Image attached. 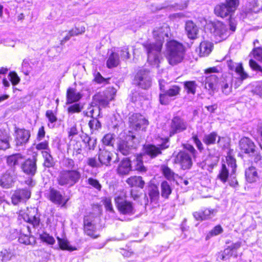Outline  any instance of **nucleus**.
Here are the masks:
<instances>
[{
	"instance_id": "774afa93",
	"label": "nucleus",
	"mask_w": 262,
	"mask_h": 262,
	"mask_svg": "<svg viewBox=\"0 0 262 262\" xmlns=\"http://www.w3.org/2000/svg\"><path fill=\"white\" fill-rule=\"evenodd\" d=\"M256 140L258 142L260 146L262 148L261 143H262V127L259 128L257 132V134L256 135Z\"/></svg>"
},
{
	"instance_id": "f257e3e1",
	"label": "nucleus",
	"mask_w": 262,
	"mask_h": 262,
	"mask_svg": "<svg viewBox=\"0 0 262 262\" xmlns=\"http://www.w3.org/2000/svg\"><path fill=\"white\" fill-rule=\"evenodd\" d=\"M170 28L167 25L156 27L152 31L156 43H147L143 45L147 53V61L152 66L159 67L162 59L161 51L165 37H168Z\"/></svg>"
},
{
	"instance_id": "7c9ffc66",
	"label": "nucleus",
	"mask_w": 262,
	"mask_h": 262,
	"mask_svg": "<svg viewBox=\"0 0 262 262\" xmlns=\"http://www.w3.org/2000/svg\"><path fill=\"white\" fill-rule=\"evenodd\" d=\"M100 108L98 105H95L93 101L85 112V116L92 118H97L100 114Z\"/></svg>"
},
{
	"instance_id": "680f3d73",
	"label": "nucleus",
	"mask_w": 262,
	"mask_h": 262,
	"mask_svg": "<svg viewBox=\"0 0 262 262\" xmlns=\"http://www.w3.org/2000/svg\"><path fill=\"white\" fill-rule=\"evenodd\" d=\"M249 65L253 70L259 71L262 73V68L255 61L250 59L249 61Z\"/></svg>"
},
{
	"instance_id": "7ed1b4c3",
	"label": "nucleus",
	"mask_w": 262,
	"mask_h": 262,
	"mask_svg": "<svg viewBox=\"0 0 262 262\" xmlns=\"http://www.w3.org/2000/svg\"><path fill=\"white\" fill-rule=\"evenodd\" d=\"M196 151L190 144L184 146V150L179 152L175 158V162L180 164L183 169H190L192 165V157H195Z\"/></svg>"
},
{
	"instance_id": "5fc2aeb1",
	"label": "nucleus",
	"mask_w": 262,
	"mask_h": 262,
	"mask_svg": "<svg viewBox=\"0 0 262 262\" xmlns=\"http://www.w3.org/2000/svg\"><path fill=\"white\" fill-rule=\"evenodd\" d=\"M35 148L38 150H45L44 151H51L49 147L48 141H45L37 144L35 146Z\"/></svg>"
},
{
	"instance_id": "bf43d9fd",
	"label": "nucleus",
	"mask_w": 262,
	"mask_h": 262,
	"mask_svg": "<svg viewBox=\"0 0 262 262\" xmlns=\"http://www.w3.org/2000/svg\"><path fill=\"white\" fill-rule=\"evenodd\" d=\"M9 76L13 85H15L19 82L20 78L16 73L11 72L9 73Z\"/></svg>"
},
{
	"instance_id": "473e14b6",
	"label": "nucleus",
	"mask_w": 262,
	"mask_h": 262,
	"mask_svg": "<svg viewBox=\"0 0 262 262\" xmlns=\"http://www.w3.org/2000/svg\"><path fill=\"white\" fill-rule=\"evenodd\" d=\"M49 199L51 201L56 204H61L62 203L63 197L59 191L51 188L50 189Z\"/></svg>"
},
{
	"instance_id": "f704fd0d",
	"label": "nucleus",
	"mask_w": 262,
	"mask_h": 262,
	"mask_svg": "<svg viewBox=\"0 0 262 262\" xmlns=\"http://www.w3.org/2000/svg\"><path fill=\"white\" fill-rule=\"evenodd\" d=\"M213 44L208 41H204L200 45V54L202 56L208 55L212 51Z\"/></svg>"
},
{
	"instance_id": "37998d69",
	"label": "nucleus",
	"mask_w": 262,
	"mask_h": 262,
	"mask_svg": "<svg viewBox=\"0 0 262 262\" xmlns=\"http://www.w3.org/2000/svg\"><path fill=\"white\" fill-rule=\"evenodd\" d=\"M171 193V188L167 181H163L161 184V195L167 199Z\"/></svg>"
},
{
	"instance_id": "e433bc0d",
	"label": "nucleus",
	"mask_w": 262,
	"mask_h": 262,
	"mask_svg": "<svg viewBox=\"0 0 262 262\" xmlns=\"http://www.w3.org/2000/svg\"><path fill=\"white\" fill-rule=\"evenodd\" d=\"M162 173L168 180H176L180 178L178 174L175 173L170 168L166 166H162Z\"/></svg>"
},
{
	"instance_id": "0e129e2a",
	"label": "nucleus",
	"mask_w": 262,
	"mask_h": 262,
	"mask_svg": "<svg viewBox=\"0 0 262 262\" xmlns=\"http://www.w3.org/2000/svg\"><path fill=\"white\" fill-rule=\"evenodd\" d=\"M45 133H45L44 127L43 126H42L38 129V133H37V140L38 141H40V140H42V139L45 136Z\"/></svg>"
},
{
	"instance_id": "49530a36",
	"label": "nucleus",
	"mask_w": 262,
	"mask_h": 262,
	"mask_svg": "<svg viewBox=\"0 0 262 262\" xmlns=\"http://www.w3.org/2000/svg\"><path fill=\"white\" fill-rule=\"evenodd\" d=\"M40 238L42 242L49 245H52L55 243V240L54 237L45 232L40 234Z\"/></svg>"
},
{
	"instance_id": "c756f323",
	"label": "nucleus",
	"mask_w": 262,
	"mask_h": 262,
	"mask_svg": "<svg viewBox=\"0 0 262 262\" xmlns=\"http://www.w3.org/2000/svg\"><path fill=\"white\" fill-rule=\"evenodd\" d=\"M217 138V143H219L221 140V137L218 136L216 132H213L210 134H206L204 136L203 141L207 145L214 144L216 143Z\"/></svg>"
},
{
	"instance_id": "f8f14e48",
	"label": "nucleus",
	"mask_w": 262,
	"mask_h": 262,
	"mask_svg": "<svg viewBox=\"0 0 262 262\" xmlns=\"http://www.w3.org/2000/svg\"><path fill=\"white\" fill-rule=\"evenodd\" d=\"M135 139V136L131 133H129L127 135L125 140H121L119 141L118 144V149L119 151L124 155H128L132 148L134 146V140Z\"/></svg>"
},
{
	"instance_id": "dca6fc26",
	"label": "nucleus",
	"mask_w": 262,
	"mask_h": 262,
	"mask_svg": "<svg viewBox=\"0 0 262 262\" xmlns=\"http://www.w3.org/2000/svg\"><path fill=\"white\" fill-rule=\"evenodd\" d=\"M31 196V192L28 189H19L15 191L11 200L13 204L16 205L21 202H25Z\"/></svg>"
},
{
	"instance_id": "6e6552de",
	"label": "nucleus",
	"mask_w": 262,
	"mask_h": 262,
	"mask_svg": "<svg viewBox=\"0 0 262 262\" xmlns=\"http://www.w3.org/2000/svg\"><path fill=\"white\" fill-rule=\"evenodd\" d=\"M115 204L119 211L123 214H133L135 210L132 202L125 200L124 194H121L115 198Z\"/></svg>"
},
{
	"instance_id": "2f4dec72",
	"label": "nucleus",
	"mask_w": 262,
	"mask_h": 262,
	"mask_svg": "<svg viewBox=\"0 0 262 262\" xmlns=\"http://www.w3.org/2000/svg\"><path fill=\"white\" fill-rule=\"evenodd\" d=\"M60 174L61 178L65 180H78L80 178V174L77 170H63Z\"/></svg>"
},
{
	"instance_id": "c9c22d12",
	"label": "nucleus",
	"mask_w": 262,
	"mask_h": 262,
	"mask_svg": "<svg viewBox=\"0 0 262 262\" xmlns=\"http://www.w3.org/2000/svg\"><path fill=\"white\" fill-rule=\"evenodd\" d=\"M120 63V59L118 53L113 52L109 56L106 61V66L111 69L116 67Z\"/></svg>"
},
{
	"instance_id": "c03bdc74",
	"label": "nucleus",
	"mask_w": 262,
	"mask_h": 262,
	"mask_svg": "<svg viewBox=\"0 0 262 262\" xmlns=\"http://www.w3.org/2000/svg\"><path fill=\"white\" fill-rule=\"evenodd\" d=\"M46 116L48 119L50 124H48V126L50 128H53L54 127V123L57 121V117L53 113L52 110H48L46 113Z\"/></svg>"
},
{
	"instance_id": "603ef678",
	"label": "nucleus",
	"mask_w": 262,
	"mask_h": 262,
	"mask_svg": "<svg viewBox=\"0 0 262 262\" xmlns=\"http://www.w3.org/2000/svg\"><path fill=\"white\" fill-rule=\"evenodd\" d=\"M114 140V138L113 137V135L111 134H107L105 135L102 140L103 143L108 146L113 145Z\"/></svg>"
},
{
	"instance_id": "9d476101",
	"label": "nucleus",
	"mask_w": 262,
	"mask_h": 262,
	"mask_svg": "<svg viewBox=\"0 0 262 262\" xmlns=\"http://www.w3.org/2000/svg\"><path fill=\"white\" fill-rule=\"evenodd\" d=\"M135 83L143 89H147L151 85L149 71L145 69L138 72L135 78Z\"/></svg>"
},
{
	"instance_id": "4be33fe9",
	"label": "nucleus",
	"mask_w": 262,
	"mask_h": 262,
	"mask_svg": "<svg viewBox=\"0 0 262 262\" xmlns=\"http://www.w3.org/2000/svg\"><path fill=\"white\" fill-rule=\"evenodd\" d=\"M83 95L78 92L75 88H69L67 91V104H71L79 101L82 97Z\"/></svg>"
},
{
	"instance_id": "a878e982",
	"label": "nucleus",
	"mask_w": 262,
	"mask_h": 262,
	"mask_svg": "<svg viewBox=\"0 0 262 262\" xmlns=\"http://www.w3.org/2000/svg\"><path fill=\"white\" fill-rule=\"evenodd\" d=\"M217 82V77L215 75H211L206 78L205 88L209 91L210 95H212L216 90Z\"/></svg>"
},
{
	"instance_id": "a18cd8bd",
	"label": "nucleus",
	"mask_w": 262,
	"mask_h": 262,
	"mask_svg": "<svg viewBox=\"0 0 262 262\" xmlns=\"http://www.w3.org/2000/svg\"><path fill=\"white\" fill-rule=\"evenodd\" d=\"M82 109L83 106L80 103H75L69 106L67 111L69 114H73L80 113Z\"/></svg>"
},
{
	"instance_id": "6e6d98bb",
	"label": "nucleus",
	"mask_w": 262,
	"mask_h": 262,
	"mask_svg": "<svg viewBox=\"0 0 262 262\" xmlns=\"http://www.w3.org/2000/svg\"><path fill=\"white\" fill-rule=\"evenodd\" d=\"M103 204L106 210L110 212H114V209L112 204L111 199L110 198H105L103 200Z\"/></svg>"
},
{
	"instance_id": "c85d7f7f",
	"label": "nucleus",
	"mask_w": 262,
	"mask_h": 262,
	"mask_svg": "<svg viewBox=\"0 0 262 262\" xmlns=\"http://www.w3.org/2000/svg\"><path fill=\"white\" fill-rule=\"evenodd\" d=\"M148 194L151 201L157 203L160 197L158 186L150 183L148 185Z\"/></svg>"
},
{
	"instance_id": "0eeeda50",
	"label": "nucleus",
	"mask_w": 262,
	"mask_h": 262,
	"mask_svg": "<svg viewBox=\"0 0 262 262\" xmlns=\"http://www.w3.org/2000/svg\"><path fill=\"white\" fill-rule=\"evenodd\" d=\"M116 90L113 87H109L102 92L95 94L93 97V103L102 107L106 106L112 101L116 94Z\"/></svg>"
},
{
	"instance_id": "864d4df0",
	"label": "nucleus",
	"mask_w": 262,
	"mask_h": 262,
	"mask_svg": "<svg viewBox=\"0 0 262 262\" xmlns=\"http://www.w3.org/2000/svg\"><path fill=\"white\" fill-rule=\"evenodd\" d=\"M252 54L256 60L262 62V48L258 47L253 49Z\"/></svg>"
},
{
	"instance_id": "e2e57ef3",
	"label": "nucleus",
	"mask_w": 262,
	"mask_h": 262,
	"mask_svg": "<svg viewBox=\"0 0 262 262\" xmlns=\"http://www.w3.org/2000/svg\"><path fill=\"white\" fill-rule=\"evenodd\" d=\"M253 92L256 95L262 97V81L256 85L253 90Z\"/></svg>"
},
{
	"instance_id": "ddd939ff",
	"label": "nucleus",
	"mask_w": 262,
	"mask_h": 262,
	"mask_svg": "<svg viewBox=\"0 0 262 262\" xmlns=\"http://www.w3.org/2000/svg\"><path fill=\"white\" fill-rule=\"evenodd\" d=\"M22 216L25 221L32 225L33 227L39 226L40 219L37 208L34 207L28 208L26 211L22 214Z\"/></svg>"
},
{
	"instance_id": "4c0bfd02",
	"label": "nucleus",
	"mask_w": 262,
	"mask_h": 262,
	"mask_svg": "<svg viewBox=\"0 0 262 262\" xmlns=\"http://www.w3.org/2000/svg\"><path fill=\"white\" fill-rule=\"evenodd\" d=\"M24 157L20 154H17L9 156L7 158V163L10 166H15L21 163Z\"/></svg>"
},
{
	"instance_id": "9b49d317",
	"label": "nucleus",
	"mask_w": 262,
	"mask_h": 262,
	"mask_svg": "<svg viewBox=\"0 0 262 262\" xmlns=\"http://www.w3.org/2000/svg\"><path fill=\"white\" fill-rule=\"evenodd\" d=\"M130 126L135 130H144L148 125V121L142 115L134 114L129 118Z\"/></svg>"
},
{
	"instance_id": "393cba45",
	"label": "nucleus",
	"mask_w": 262,
	"mask_h": 262,
	"mask_svg": "<svg viewBox=\"0 0 262 262\" xmlns=\"http://www.w3.org/2000/svg\"><path fill=\"white\" fill-rule=\"evenodd\" d=\"M216 212L215 209H206L203 211L194 212L193 215L196 220L203 221L214 216Z\"/></svg>"
},
{
	"instance_id": "de8ad7c7",
	"label": "nucleus",
	"mask_w": 262,
	"mask_h": 262,
	"mask_svg": "<svg viewBox=\"0 0 262 262\" xmlns=\"http://www.w3.org/2000/svg\"><path fill=\"white\" fill-rule=\"evenodd\" d=\"M9 137H0V149L6 150L9 148Z\"/></svg>"
},
{
	"instance_id": "3c124183",
	"label": "nucleus",
	"mask_w": 262,
	"mask_h": 262,
	"mask_svg": "<svg viewBox=\"0 0 262 262\" xmlns=\"http://www.w3.org/2000/svg\"><path fill=\"white\" fill-rule=\"evenodd\" d=\"M118 53H120V57L122 60L128 59L130 57V54L128 51V48L127 47H123L120 48V50L117 51Z\"/></svg>"
},
{
	"instance_id": "423d86ee",
	"label": "nucleus",
	"mask_w": 262,
	"mask_h": 262,
	"mask_svg": "<svg viewBox=\"0 0 262 262\" xmlns=\"http://www.w3.org/2000/svg\"><path fill=\"white\" fill-rule=\"evenodd\" d=\"M239 4V0H226L225 3L216 5L214 8V13L222 18L231 17Z\"/></svg>"
},
{
	"instance_id": "338daca9",
	"label": "nucleus",
	"mask_w": 262,
	"mask_h": 262,
	"mask_svg": "<svg viewBox=\"0 0 262 262\" xmlns=\"http://www.w3.org/2000/svg\"><path fill=\"white\" fill-rule=\"evenodd\" d=\"M88 165L92 167H98L100 165L99 161L97 162V160L95 158H91L88 159Z\"/></svg>"
},
{
	"instance_id": "a211bd4d",
	"label": "nucleus",
	"mask_w": 262,
	"mask_h": 262,
	"mask_svg": "<svg viewBox=\"0 0 262 262\" xmlns=\"http://www.w3.org/2000/svg\"><path fill=\"white\" fill-rule=\"evenodd\" d=\"M239 147L245 154H254L255 151V145L254 142L247 137H244L239 141Z\"/></svg>"
},
{
	"instance_id": "4468645a",
	"label": "nucleus",
	"mask_w": 262,
	"mask_h": 262,
	"mask_svg": "<svg viewBox=\"0 0 262 262\" xmlns=\"http://www.w3.org/2000/svg\"><path fill=\"white\" fill-rule=\"evenodd\" d=\"M212 32L219 40L226 38L229 35L227 27L221 21L214 22L212 24Z\"/></svg>"
},
{
	"instance_id": "2eb2a0df",
	"label": "nucleus",
	"mask_w": 262,
	"mask_h": 262,
	"mask_svg": "<svg viewBox=\"0 0 262 262\" xmlns=\"http://www.w3.org/2000/svg\"><path fill=\"white\" fill-rule=\"evenodd\" d=\"M187 127V124L183 119L179 117H174L171 123L170 136L186 130Z\"/></svg>"
},
{
	"instance_id": "1a4fd4ad",
	"label": "nucleus",
	"mask_w": 262,
	"mask_h": 262,
	"mask_svg": "<svg viewBox=\"0 0 262 262\" xmlns=\"http://www.w3.org/2000/svg\"><path fill=\"white\" fill-rule=\"evenodd\" d=\"M181 88L177 85L170 86L168 90L160 93L159 100L160 103L164 105L168 104L172 100H174L180 94Z\"/></svg>"
},
{
	"instance_id": "052dcab7",
	"label": "nucleus",
	"mask_w": 262,
	"mask_h": 262,
	"mask_svg": "<svg viewBox=\"0 0 262 262\" xmlns=\"http://www.w3.org/2000/svg\"><path fill=\"white\" fill-rule=\"evenodd\" d=\"M14 176V170L11 168L7 170L3 175V179L5 180H13Z\"/></svg>"
},
{
	"instance_id": "58836bf2",
	"label": "nucleus",
	"mask_w": 262,
	"mask_h": 262,
	"mask_svg": "<svg viewBox=\"0 0 262 262\" xmlns=\"http://www.w3.org/2000/svg\"><path fill=\"white\" fill-rule=\"evenodd\" d=\"M51 151H42V155L45 159L43 165L46 167H52L54 165V162Z\"/></svg>"
},
{
	"instance_id": "39448f33",
	"label": "nucleus",
	"mask_w": 262,
	"mask_h": 262,
	"mask_svg": "<svg viewBox=\"0 0 262 262\" xmlns=\"http://www.w3.org/2000/svg\"><path fill=\"white\" fill-rule=\"evenodd\" d=\"M236 160L232 156H228L226 157V164H222V168L218 177L221 180H227L228 177L231 179H234L236 178Z\"/></svg>"
},
{
	"instance_id": "6ab92c4d",
	"label": "nucleus",
	"mask_w": 262,
	"mask_h": 262,
	"mask_svg": "<svg viewBox=\"0 0 262 262\" xmlns=\"http://www.w3.org/2000/svg\"><path fill=\"white\" fill-rule=\"evenodd\" d=\"M84 230L85 233L93 238H96L98 236L95 235L96 227L93 217L85 216L83 219Z\"/></svg>"
},
{
	"instance_id": "5701e85b",
	"label": "nucleus",
	"mask_w": 262,
	"mask_h": 262,
	"mask_svg": "<svg viewBox=\"0 0 262 262\" xmlns=\"http://www.w3.org/2000/svg\"><path fill=\"white\" fill-rule=\"evenodd\" d=\"M21 168L26 174L30 176H34L37 168L36 160L29 159L26 160L22 164Z\"/></svg>"
},
{
	"instance_id": "aec40b11",
	"label": "nucleus",
	"mask_w": 262,
	"mask_h": 262,
	"mask_svg": "<svg viewBox=\"0 0 262 262\" xmlns=\"http://www.w3.org/2000/svg\"><path fill=\"white\" fill-rule=\"evenodd\" d=\"M16 145L17 147L23 146L28 141L30 137V133L28 130L25 129H17L16 132Z\"/></svg>"
},
{
	"instance_id": "69168bd1",
	"label": "nucleus",
	"mask_w": 262,
	"mask_h": 262,
	"mask_svg": "<svg viewBox=\"0 0 262 262\" xmlns=\"http://www.w3.org/2000/svg\"><path fill=\"white\" fill-rule=\"evenodd\" d=\"M222 69L219 67H213L208 68L205 70V73L206 74H209L211 73H219L221 71Z\"/></svg>"
},
{
	"instance_id": "b1692460",
	"label": "nucleus",
	"mask_w": 262,
	"mask_h": 262,
	"mask_svg": "<svg viewBox=\"0 0 262 262\" xmlns=\"http://www.w3.org/2000/svg\"><path fill=\"white\" fill-rule=\"evenodd\" d=\"M185 29L189 38L195 39L198 37L199 28L192 21H187L185 23Z\"/></svg>"
},
{
	"instance_id": "20e7f679",
	"label": "nucleus",
	"mask_w": 262,
	"mask_h": 262,
	"mask_svg": "<svg viewBox=\"0 0 262 262\" xmlns=\"http://www.w3.org/2000/svg\"><path fill=\"white\" fill-rule=\"evenodd\" d=\"M135 167V170L141 172H144L146 171V168L143 165L142 161V156L139 155L134 160L131 164L130 161L127 159H123L121 162L118 168V172L120 174H127L131 170L132 166Z\"/></svg>"
},
{
	"instance_id": "412c9836",
	"label": "nucleus",
	"mask_w": 262,
	"mask_h": 262,
	"mask_svg": "<svg viewBox=\"0 0 262 262\" xmlns=\"http://www.w3.org/2000/svg\"><path fill=\"white\" fill-rule=\"evenodd\" d=\"M167 147L165 144H161L159 146L148 144L144 146V154L149 156L151 158H155L161 154V150Z\"/></svg>"
},
{
	"instance_id": "8fccbe9b",
	"label": "nucleus",
	"mask_w": 262,
	"mask_h": 262,
	"mask_svg": "<svg viewBox=\"0 0 262 262\" xmlns=\"http://www.w3.org/2000/svg\"><path fill=\"white\" fill-rule=\"evenodd\" d=\"M90 128L92 130H97L101 128V124L100 122L97 119V118H93L89 123Z\"/></svg>"
},
{
	"instance_id": "ea45409f",
	"label": "nucleus",
	"mask_w": 262,
	"mask_h": 262,
	"mask_svg": "<svg viewBox=\"0 0 262 262\" xmlns=\"http://www.w3.org/2000/svg\"><path fill=\"white\" fill-rule=\"evenodd\" d=\"M184 86L187 94L194 95L195 93L197 84L195 81H187L184 82Z\"/></svg>"
},
{
	"instance_id": "13d9d810",
	"label": "nucleus",
	"mask_w": 262,
	"mask_h": 262,
	"mask_svg": "<svg viewBox=\"0 0 262 262\" xmlns=\"http://www.w3.org/2000/svg\"><path fill=\"white\" fill-rule=\"evenodd\" d=\"M223 231V228L220 225H217L214 227L209 233L207 236H213L219 235Z\"/></svg>"
},
{
	"instance_id": "cd10ccee",
	"label": "nucleus",
	"mask_w": 262,
	"mask_h": 262,
	"mask_svg": "<svg viewBox=\"0 0 262 262\" xmlns=\"http://www.w3.org/2000/svg\"><path fill=\"white\" fill-rule=\"evenodd\" d=\"M221 90L225 95H229L232 92V78H224L220 83Z\"/></svg>"
},
{
	"instance_id": "79ce46f5",
	"label": "nucleus",
	"mask_w": 262,
	"mask_h": 262,
	"mask_svg": "<svg viewBox=\"0 0 262 262\" xmlns=\"http://www.w3.org/2000/svg\"><path fill=\"white\" fill-rule=\"evenodd\" d=\"M57 239L59 247L61 250L72 251L76 249L75 248H73L70 245L69 242L67 239L61 238L59 237H57Z\"/></svg>"
},
{
	"instance_id": "bb28decb",
	"label": "nucleus",
	"mask_w": 262,
	"mask_h": 262,
	"mask_svg": "<svg viewBox=\"0 0 262 262\" xmlns=\"http://www.w3.org/2000/svg\"><path fill=\"white\" fill-rule=\"evenodd\" d=\"M112 154L105 149H100L98 159L101 164L108 166L112 159Z\"/></svg>"
},
{
	"instance_id": "09e8293b",
	"label": "nucleus",
	"mask_w": 262,
	"mask_h": 262,
	"mask_svg": "<svg viewBox=\"0 0 262 262\" xmlns=\"http://www.w3.org/2000/svg\"><path fill=\"white\" fill-rule=\"evenodd\" d=\"M245 176L247 179H255L257 176V172L255 167H250L245 170Z\"/></svg>"
},
{
	"instance_id": "4d7b16f0",
	"label": "nucleus",
	"mask_w": 262,
	"mask_h": 262,
	"mask_svg": "<svg viewBox=\"0 0 262 262\" xmlns=\"http://www.w3.org/2000/svg\"><path fill=\"white\" fill-rule=\"evenodd\" d=\"M75 36L77 35H76V33H75V31H74L73 29H72L68 32L66 36L60 41V44L62 45H63L65 42L69 40L72 37Z\"/></svg>"
},
{
	"instance_id": "f03ea898",
	"label": "nucleus",
	"mask_w": 262,
	"mask_h": 262,
	"mask_svg": "<svg viewBox=\"0 0 262 262\" xmlns=\"http://www.w3.org/2000/svg\"><path fill=\"white\" fill-rule=\"evenodd\" d=\"M185 48L180 42L171 40L166 43V54L169 63L172 66L181 62L184 58Z\"/></svg>"
},
{
	"instance_id": "a19ab883",
	"label": "nucleus",
	"mask_w": 262,
	"mask_h": 262,
	"mask_svg": "<svg viewBox=\"0 0 262 262\" xmlns=\"http://www.w3.org/2000/svg\"><path fill=\"white\" fill-rule=\"evenodd\" d=\"M83 142L88 146L89 150H94L97 144V140L95 138H91L85 135L83 137Z\"/></svg>"
},
{
	"instance_id": "72a5a7b5",
	"label": "nucleus",
	"mask_w": 262,
	"mask_h": 262,
	"mask_svg": "<svg viewBox=\"0 0 262 262\" xmlns=\"http://www.w3.org/2000/svg\"><path fill=\"white\" fill-rule=\"evenodd\" d=\"M14 256V251L10 248L3 249L0 252V258L2 262H8Z\"/></svg>"
},
{
	"instance_id": "f3484780",
	"label": "nucleus",
	"mask_w": 262,
	"mask_h": 262,
	"mask_svg": "<svg viewBox=\"0 0 262 262\" xmlns=\"http://www.w3.org/2000/svg\"><path fill=\"white\" fill-rule=\"evenodd\" d=\"M227 66L230 70L234 71L239 76L241 83L242 81L247 78L248 74L244 71L241 63H236L232 60H229L227 61Z\"/></svg>"
}]
</instances>
